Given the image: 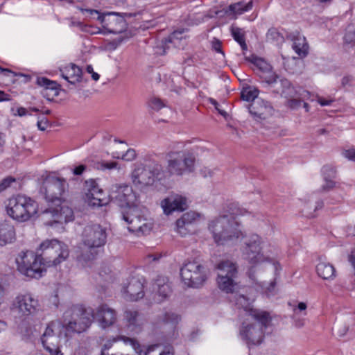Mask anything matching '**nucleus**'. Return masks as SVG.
Listing matches in <instances>:
<instances>
[{
  "label": "nucleus",
  "mask_w": 355,
  "mask_h": 355,
  "mask_svg": "<svg viewBox=\"0 0 355 355\" xmlns=\"http://www.w3.org/2000/svg\"><path fill=\"white\" fill-rule=\"evenodd\" d=\"M66 244L57 240H46L42 242L37 254L27 251L17 259L18 270L27 277L40 278L45 270V265L57 266L69 257Z\"/></svg>",
  "instance_id": "nucleus-1"
},
{
  "label": "nucleus",
  "mask_w": 355,
  "mask_h": 355,
  "mask_svg": "<svg viewBox=\"0 0 355 355\" xmlns=\"http://www.w3.org/2000/svg\"><path fill=\"white\" fill-rule=\"evenodd\" d=\"M68 187L64 178L55 176H47L43 181L40 193L44 195L49 207L42 211L44 214H50L52 220L46 221V225L53 226L55 223H67L74 218L73 210L67 206H62L63 194Z\"/></svg>",
  "instance_id": "nucleus-2"
},
{
  "label": "nucleus",
  "mask_w": 355,
  "mask_h": 355,
  "mask_svg": "<svg viewBox=\"0 0 355 355\" xmlns=\"http://www.w3.org/2000/svg\"><path fill=\"white\" fill-rule=\"evenodd\" d=\"M105 228L98 224L87 225L82 233V241L87 248L77 257V261L83 266H89L103 252L106 243Z\"/></svg>",
  "instance_id": "nucleus-3"
},
{
  "label": "nucleus",
  "mask_w": 355,
  "mask_h": 355,
  "mask_svg": "<svg viewBox=\"0 0 355 355\" xmlns=\"http://www.w3.org/2000/svg\"><path fill=\"white\" fill-rule=\"evenodd\" d=\"M166 166L163 168L165 179L182 177L196 170L197 155L193 149L171 150L165 155Z\"/></svg>",
  "instance_id": "nucleus-4"
},
{
  "label": "nucleus",
  "mask_w": 355,
  "mask_h": 355,
  "mask_svg": "<svg viewBox=\"0 0 355 355\" xmlns=\"http://www.w3.org/2000/svg\"><path fill=\"white\" fill-rule=\"evenodd\" d=\"M250 315L255 322H243L240 330L242 339L246 342L249 347L262 343L264 338L263 329H266L270 322V315L266 311L254 310L251 311Z\"/></svg>",
  "instance_id": "nucleus-5"
},
{
  "label": "nucleus",
  "mask_w": 355,
  "mask_h": 355,
  "mask_svg": "<svg viewBox=\"0 0 355 355\" xmlns=\"http://www.w3.org/2000/svg\"><path fill=\"white\" fill-rule=\"evenodd\" d=\"M239 224L232 217L224 214L211 220L209 230L213 234L215 242L223 245L226 242L239 239L242 233L238 230Z\"/></svg>",
  "instance_id": "nucleus-6"
},
{
  "label": "nucleus",
  "mask_w": 355,
  "mask_h": 355,
  "mask_svg": "<svg viewBox=\"0 0 355 355\" xmlns=\"http://www.w3.org/2000/svg\"><path fill=\"white\" fill-rule=\"evenodd\" d=\"M6 211L13 219L26 221L37 214V204L30 197L17 195L8 200Z\"/></svg>",
  "instance_id": "nucleus-7"
},
{
  "label": "nucleus",
  "mask_w": 355,
  "mask_h": 355,
  "mask_svg": "<svg viewBox=\"0 0 355 355\" xmlns=\"http://www.w3.org/2000/svg\"><path fill=\"white\" fill-rule=\"evenodd\" d=\"M64 317L66 329L68 331L80 334L91 325L94 320V313L92 309H85L77 305L67 310Z\"/></svg>",
  "instance_id": "nucleus-8"
},
{
  "label": "nucleus",
  "mask_w": 355,
  "mask_h": 355,
  "mask_svg": "<svg viewBox=\"0 0 355 355\" xmlns=\"http://www.w3.org/2000/svg\"><path fill=\"white\" fill-rule=\"evenodd\" d=\"M131 178L135 185L141 187L153 185L155 181L165 180L163 166L157 161H152L137 166L132 172Z\"/></svg>",
  "instance_id": "nucleus-9"
},
{
  "label": "nucleus",
  "mask_w": 355,
  "mask_h": 355,
  "mask_svg": "<svg viewBox=\"0 0 355 355\" xmlns=\"http://www.w3.org/2000/svg\"><path fill=\"white\" fill-rule=\"evenodd\" d=\"M216 268L218 270V288L226 293H236L240 285L236 281L238 270L236 264L229 260L222 261L217 265Z\"/></svg>",
  "instance_id": "nucleus-10"
},
{
  "label": "nucleus",
  "mask_w": 355,
  "mask_h": 355,
  "mask_svg": "<svg viewBox=\"0 0 355 355\" xmlns=\"http://www.w3.org/2000/svg\"><path fill=\"white\" fill-rule=\"evenodd\" d=\"M182 282L188 287L199 288L207 279L206 268L200 261L193 260L186 262L180 268Z\"/></svg>",
  "instance_id": "nucleus-11"
},
{
  "label": "nucleus",
  "mask_w": 355,
  "mask_h": 355,
  "mask_svg": "<svg viewBox=\"0 0 355 355\" xmlns=\"http://www.w3.org/2000/svg\"><path fill=\"white\" fill-rule=\"evenodd\" d=\"M112 202L114 203L123 210H131L138 205V196L133 191L132 187L123 184L113 185L109 193Z\"/></svg>",
  "instance_id": "nucleus-12"
},
{
  "label": "nucleus",
  "mask_w": 355,
  "mask_h": 355,
  "mask_svg": "<svg viewBox=\"0 0 355 355\" xmlns=\"http://www.w3.org/2000/svg\"><path fill=\"white\" fill-rule=\"evenodd\" d=\"M121 214L122 219L128 225L130 232L144 235L149 234L153 229V223L140 214L137 206L131 210H122Z\"/></svg>",
  "instance_id": "nucleus-13"
},
{
  "label": "nucleus",
  "mask_w": 355,
  "mask_h": 355,
  "mask_svg": "<svg viewBox=\"0 0 355 355\" xmlns=\"http://www.w3.org/2000/svg\"><path fill=\"white\" fill-rule=\"evenodd\" d=\"M12 310L24 317L34 315L40 310V304L37 297L30 293L19 294L14 299Z\"/></svg>",
  "instance_id": "nucleus-14"
},
{
  "label": "nucleus",
  "mask_w": 355,
  "mask_h": 355,
  "mask_svg": "<svg viewBox=\"0 0 355 355\" xmlns=\"http://www.w3.org/2000/svg\"><path fill=\"white\" fill-rule=\"evenodd\" d=\"M261 238L257 234L247 237L241 248L243 258L251 264H257L263 261L266 258L262 252Z\"/></svg>",
  "instance_id": "nucleus-15"
},
{
  "label": "nucleus",
  "mask_w": 355,
  "mask_h": 355,
  "mask_svg": "<svg viewBox=\"0 0 355 355\" xmlns=\"http://www.w3.org/2000/svg\"><path fill=\"white\" fill-rule=\"evenodd\" d=\"M245 60L252 63L256 69L254 70L257 74L262 79V82L267 84L270 87H275L277 83L279 76L272 71V66L264 59L252 55L245 56Z\"/></svg>",
  "instance_id": "nucleus-16"
},
{
  "label": "nucleus",
  "mask_w": 355,
  "mask_h": 355,
  "mask_svg": "<svg viewBox=\"0 0 355 355\" xmlns=\"http://www.w3.org/2000/svg\"><path fill=\"white\" fill-rule=\"evenodd\" d=\"M91 14L98 15L97 19L101 22L103 28L110 33L119 34L126 28L125 20L116 12L101 14L96 10H89Z\"/></svg>",
  "instance_id": "nucleus-17"
},
{
  "label": "nucleus",
  "mask_w": 355,
  "mask_h": 355,
  "mask_svg": "<svg viewBox=\"0 0 355 355\" xmlns=\"http://www.w3.org/2000/svg\"><path fill=\"white\" fill-rule=\"evenodd\" d=\"M144 279L137 277H132L128 279V282L124 284L122 288V293L125 299L130 301H137L144 296Z\"/></svg>",
  "instance_id": "nucleus-18"
},
{
  "label": "nucleus",
  "mask_w": 355,
  "mask_h": 355,
  "mask_svg": "<svg viewBox=\"0 0 355 355\" xmlns=\"http://www.w3.org/2000/svg\"><path fill=\"white\" fill-rule=\"evenodd\" d=\"M249 112L257 121L265 120L272 115L273 107L271 104L261 98H257L248 106Z\"/></svg>",
  "instance_id": "nucleus-19"
},
{
  "label": "nucleus",
  "mask_w": 355,
  "mask_h": 355,
  "mask_svg": "<svg viewBox=\"0 0 355 355\" xmlns=\"http://www.w3.org/2000/svg\"><path fill=\"white\" fill-rule=\"evenodd\" d=\"M161 207L166 215L173 211H183L187 209V200L185 197L179 195H171L161 202Z\"/></svg>",
  "instance_id": "nucleus-20"
},
{
  "label": "nucleus",
  "mask_w": 355,
  "mask_h": 355,
  "mask_svg": "<svg viewBox=\"0 0 355 355\" xmlns=\"http://www.w3.org/2000/svg\"><path fill=\"white\" fill-rule=\"evenodd\" d=\"M200 214L194 211L184 213L181 218L176 221V230L182 236L193 232L191 229L193 225L199 220Z\"/></svg>",
  "instance_id": "nucleus-21"
},
{
  "label": "nucleus",
  "mask_w": 355,
  "mask_h": 355,
  "mask_svg": "<svg viewBox=\"0 0 355 355\" xmlns=\"http://www.w3.org/2000/svg\"><path fill=\"white\" fill-rule=\"evenodd\" d=\"M124 320L127 331L132 335L141 331L144 322L138 311L133 309H126L124 312Z\"/></svg>",
  "instance_id": "nucleus-22"
},
{
  "label": "nucleus",
  "mask_w": 355,
  "mask_h": 355,
  "mask_svg": "<svg viewBox=\"0 0 355 355\" xmlns=\"http://www.w3.org/2000/svg\"><path fill=\"white\" fill-rule=\"evenodd\" d=\"M321 173L324 181V184L321 187L322 191L328 192L337 187V183L334 181L337 175L336 166L332 164L324 165L321 168Z\"/></svg>",
  "instance_id": "nucleus-23"
},
{
  "label": "nucleus",
  "mask_w": 355,
  "mask_h": 355,
  "mask_svg": "<svg viewBox=\"0 0 355 355\" xmlns=\"http://www.w3.org/2000/svg\"><path fill=\"white\" fill-rule=\"evenodd\" d=\"M96 315L103 328L112 325L116 320L115 311L107 304L101 305L97 309Z\"/></svg>",
  "instance_id": "nucleus-24"
},
{
  "label": "nucleus",
  "mask_w": 355,
  "mask_h": 355,
  "mask_svg": "<svg viewBox=\"0 0 355 355\" xmlns=\"http://www.w3.org/2000/svg\"><path fill=\"white\" fill-rule=\"evenodd\" d=\"M318 261L315 266V271L318 277L326 280L334 279L336 277L334 266L327 261L326 257H320Z\"/></svg>",
  "instance_id": "nucleus-25"
},
{
  "label": "nucleus",
  "mask_w": 355,
  "mask_h": 355,
  "mask_svg": "<svg viewBox=\"0 0 355 355\" xmlns=\"http://www.w3.org/2000/svg\"><path fill=\"white\" fill-rule=\"evenodd\" d=\"M60 75L62 78L66 80L69 83L75 85L80 83L82 80V69L75 64H70L60 69Z\"/></svg>",
  "instance_id": "nucleus-26"
},
{
  "label": "nucleus",
  "mask_w": 355,
  "mask_h": 355,
  "mask_svg": "<svg viewBox=\"0 0 355 355\" xmlns=\"http://www.w3.org/2000/svg\"><path fill=\"white\" fill-rule=\"evenodd\" d=\"M38 85L43 87L42 94L48 100L53 99L59 95L58 84L55 81L50 80L45 77L38 78L37 80Z\"/></svg>",
  "instance_id": "nucleus-27"
},
{
  "label": "nucleus",
  "mask_w": 355,
  "mask_h": 355,
  "mask_svg": "<svg viewBox=\"0 0 355 355\" xmlns=\"http://www.w3.org/2000/svg\"><path fill=\"white\" fill-rule=\"evenodd\" d=\"M153 289L157 291L162 299L166 298L171 292L168 278L163 276L157 277L153 284Z\"/></svg>",
  "instance_id": "nucleus-28"
},
{
  "label": "nucleus",
  "mask_w": 355,
  "mask_h": 355,
  "mask_svg": "<svg viewBox=\"0 0 355 355\" xmlns=\"http://www.w3.org/2000/svg\"><path fill=\"white\" fill-rule=\"evenodd\" d=\"M15 239L14 227L7 224L0 225V245L3 246L11 243Z\"/></svg>",
  "instance_id": "nucleus-29"
},
{
  "label": "nucleus",
  "mask_w": 355,
  "mask_h": 355,
  "mask_svg": "<svg viewBox=\"0 0 355 355\" xmlns=\"http://www.w3.org/2000/svg\"><path fill=\"white\" fill-rule=\"evenodd\" d=\"M253 7V1H250L245 4L243 1L232 3L228 6V10L234 15H242L245 12L250 10Z\"/></svg>",
  "instance_id": "nucleus-30"
},
{
  "label": "nucleus",
  "mask_w": 355,
  "mask_h": 355,
  "mask_svg": "<svg viewBox=\"0 0 355 355\" xmlns=\"http://www.w3.org/2000/svg\"><path fill=\"white\" fill-rule=\"evenodd\" d=\"M61 323L59 321H51L41 337L58 336L60 331Z\"/></svg>",
  "instance_id": "nucleus-31"
},
{
  "label": "nucleus",
  "mask_w": 355,
  "mask_h": 355,
  "mask_svg": "<svg viewBox=\"0 0 355 355\" xmlns=\"http://www.w3.org/2000/svg\"><path fill=\"white\" fill-rule=\"evenodd\" d=\"M259 94V90L255 87H252L250 86L244 87L241 93V98L245 101H252L254 102L257 99V97Z\"/></svg>",
  "instance_id": "nucleus-32"
},
{
  "label": "nucleus",
  "mask_w": 355,
  "mask_h": 355,
  "mask_svg": "<svg viewBox=\"0 0 355 355\" xmlns=\"http://www.w3.org/2000/svg\"><path fill=\"white\" fill-rule=\"evenodd\" d=\"M280 84L281 88H276L275 92L282 96H287L293 93V88L290 81L286 78H280L277 83Z\"/></svg>",
  "instance_id": "nucleus-33"
},
{
  "label": "nucleus",
  "mask_w": 355,
  "mask_h": 355,
  "mask_svg": "<svg viewBox=\"0 0 355 355\" xmlns=\"http://www.w3.org/2000/svg\"><path fill=\"white\" fill-rule=\"evenodd\" d=\"M103 189L99 187V185L96 180L90 179L85 182V195L87 199L94 196L95 193L101 191Z\"/></svg>",
  "instance_id": "nucleus-34"
},
{
  "label": "nucleus",
  "mask_w": 355,
  "mask_h": 355,
  "mask_svg": "<svg viewBox=\"0 0 355 355\" xmlns=\"http://www.w3.org/2000/svg\"><path fill=\"white\" fill-rule=\"evenodd\" d=\"M104 193L102 190L95 193L94 196L88 198V204L92 207H101L107 204L106 198L103 197Z\"/></svg>",
  "instance_id": "nucleus-35"
},
{
  "label": "nucleus",
  "mask_w": 355,
  "mask_h": 355,
  "mask_svg": "<svg viewBox=\"0 0 355 355\" xmlns=\"http://www.w3.org/2000/svg\"><path fill=\"white\" fill-rule=\"evenodd\" d=\"M226 212L230 215L228 217H232L235 220L234 216L244 215L247 211L239 206L236 202H230L227 205Z\"/></svg>",
  "instance_id": "nucleus-36"
},
{
  "label": "nucleus",
  "mask_w": 355,
  "mask_h": 355,
  "mask_svg": "<svg viewBox=\"0 0 355 355\" xmlns=\"http://www.w3.org/2000/svg\"><path fill=\"white\" fill-rule=\"evenodd\" d=\"M19 186V182L12 176H7L0 182V193L8 188H17Z\"/></svg>",
  "instance_id": "nucleus-37"
},
{
  "label": "nucleus",
  "mask_w": 355,
  "mask_h": 355,
  "mask_svg": "<svg viewBox=\"0 0 355 355\" xmlns=\"http://www.w3.org/2000/svg\"><path fill=\"white\" fill-rule=\"evenodd\" d=\"M288 305L293 311L294 316L301 315L303 313L305 314L307 308L306 303L297 302V301L288 302Z\"/></svg>",
  "instance_id": "nucleus-38"
},
{
  "label": "nucleus",
  "mask_w": 355,
  "mask_h": 355,
  "mask_svg": "<svg viewBox=\"0 0 355 355\" xmlns=\"http://www.w3.org/2000/svg\"><path fill=\"white\" fill-rule=\"evenodd\" d=\"M43 347L50 355H63L60 349V342H55L51 345H43Z\"/></svg>",
  "instance_id": "nucleus-39"
},
{
  "label": "nucleus",
  "mask_w": 355,
  "mask_h": 355,
  "mask_svg": "<svg viewBox=\"0 0 355 355\" xmlns=\"http://www.w3.org/2000/svg\"><path fill=\"white\" fill-rule=\"evenodd\" d=\"M283 37L281 35L279 32L276 28L272 27L268 29L266 33V39L268 41H279L280 39H282Z\"/></svg>",
  "instance_id": "nucleus-40"
},
{
  "label": "nucleus",
  "mask_w": 355,
  "mask_h": 355,
  "mask_svg": "<svg viewBox=\"0 0 355 355\" xmlns=\"http://www.w3.org/2000/svg\"><path fill=\"white\" fill-rule=\"evenodd\" d=\"M148 105L150 107L155 111H159L162 107H165L164 102L157 97H153L149 100Z\"/></svg>",
  "instance_id": "nucleus-41"
},
{
  "label": "nucleus",
  "mask_w": 355,
  "mask_h": 355,
  "mask_svg": "<svg viewBox=\"0 0 355 355\" xmlns=\"http://www.w3.org/2000/svg\"><path fill=\"white\" fill-rule=\"evenodd\" d=\"M232 35L235 41H236L239 44L244 40L245 39V34L242 31V29L238 27L236 28H232L231 30Z\"/></svg>",
  "instance_id": "nucleus-42"
},
{
  "label": "nucleus",
  "mask_w": 355,
  "mask_h": 355,
  "mask_svg": "<svg viewBox=\"0 0 355 355\" xmlns=\"http://www.w3.org/2000/svg\"><path fill=\"white\" fill-rule=\"evenodd\" d=\"M288 106L292 109H296L297 107H300L301 106H303L306 108V110L308 111V103L304 102L302 100L300 99H291L288 101Z\"/></svg>",
  "instance_id": "nucleus-43"
},
{
  "label": "nucleus",
  "mask_w": 355,
  "mask_h": 355,
  "mask_svg": "<svg viewBox=\"0 0 355 355\" xmlns=\"http://www.w3.org/2000/svg\"><path fill=\"white\" fill-rule=\"evenodd\" d=\"M180 316L174 313L166 312L164 316V321L166 323L176 324L180 320Z\"/></svg>",
  "instance_id": "nucleus-44"
},
{
  "label": "nucleus",
  "mask_w": 355,
  "mask_h": 355,
  "mask_svg": "<svg viewBox=\"0 0 355 355\" xmlns=\"http://www.w3.org/2000/svg\"><path fill=\"white\" fill-rule=\"evenodd\" d=\"M345 42L351 45L355 44V29H347L344 36Z\"/></svg>",
  "instance_id": "nucleus-45"
},
{
  "label": "nucleus",
  "mask_w": 355,
  "mask_h": 355,
  "mask_svg": "<svg viewBox=\"0 0 355 355\" xmlns=\"http://www.w3.org/2000/svg\"><path fill=\"white\" fill-rule=\"evenodd\" d=\"M211 49L216 53H220L223 57H225V53L222 49V42L220 40L214 37L211 41Z\"/></svg>",
  "instance_id": "nucleus-46"
},
{
  "label": "nucleus",
  "mask_w": 355,
  "mask_h": 355,
  "mask_svg": "<svg viewBox=\"0 0 355 355\" xmlns=\"http://www.w3.org/2000/svg\"><path fill=\"white\" fill-rule=\"evenodd\" d=\"M114 157L118 159L121 158L122 159L125 161H132L135 159L136 157V152L134 149L130 148L125 152V153L123 154L121 157L119 155Z\"/></svg>",
  "instance_id": "nucleus-47"
},
{
  "label": "nucleus",
  "mask_w": 355,
  "mask_h": 355,
  "mask_svg": "<svg viewBox=\"0 0 355 355\" xmlns=\"http://www.w3.org/2000/svg\"><path fill=\"white\" fill-rule=\"evenodd\" d=\"M235 304L239 308L246 309L249 304L248 299L244 295H240L236 298Z\"/></svg>",
  "instance_id": "nucleus-48"
},
{
  "label": "nucleus",
  "mask_w": 355,
  "mask_h": 355,
  "mask_svg": "<svg viewBox=\"0 0 355 355\" xmlns=\"http://www.w3.org/2000/svg\"><path fill=\"white\" fill-rule=\"evenodd\" d=\"M42 345H51L53 343L60 342V336L41 337Z\"/></svg>",
  "instance_id": "nucleus-49"
},
{
  "label": "nucleus",
  "mask_w": 355,
  "mask_h": 355,
  "mask_svg": "<svg viewBox=\"0 0 355 355\" xmlns=\"http://www.w3.org/2000/svg\"><path fill=\"white\" fill-rule=\"evenodd\" d=\"M184 31H175L173 32L168 37L170 42H175L176 40H182L183 38L182 34Z\"/></svg>",
  "instance_id": "nucleus-50"
},
{
  "label": "nucleus",
  "mask_w": 355,
  "mask_h": 355,
  "mask_svg": "<svg viewBox=\"0 0 355 355\" xmlns=\"http://www.w3.org/2000/svg\"><path fill=\"white\" fill-rule=\"evenodd\" d=\"M343 155L349 159V161L355 162V149L350 148L347 150H345L343 152Z\"/></svg>",
  "instance_id": "nucleus-51"
},
{
  "label": "nucleus",
  "mask_w": 355,
  "mask_h": 355,
  "mask_svg": "<svg viewBox=\"0 0 355 355\" xmlns=\"http://www.w3.org/2000/svg\"><path fill=\"white\" fill-rule=\"evenodd\" d=\"M315 98L316 101L321 106L329 105L334 101L332 98L325 99L318 94H316Z\"/></svg>",
  "instance_id": "nucleus-52"
},
{
  "label": "nucleus",
  "mask_w": 355,
  "mask_h": 355,
  "mask_svg": "<svg viewBox=\"0 0 355 355\" xmlns=\"http://www.w3.org/2000/svg\"><path fill=\"white\" fill-rule=\"evenodd\" d=\"M121 339L123 340L126 344H130L135 349H137L139 347V344L137 340L135 338H130L125 336H121Z\"/></svg>",
  "instance_id": "nucleus-53"
},
{
  "label": "nucleus",
  "mask_w": 355,
  "mask_h": 355,
  "mask_svg": "<svg viewBox=\"0 0 355 355\" xmlns=\"http://www.w3.org/2000/svg\"><path fill=\"white\" fill-rule=\"evenodd\" d=\"M300 44H297L296 41H295L293 44V49L297 53L299 56H304L306 55V52L302 48L300 47Z\"/></svg>",
  "instance_id": "nucleus-54"
},
{
  "label": "nucleus",
  "mask_w": 355,
  "mask_h": 355,
  "mask_svg": "<svg viewBox=\"0 0 355 355\" xmlns=\"http://www.w3.org/2000/svg\"><path fill=\"white\" fill-rule=\"evenodd\" d=\"M37 125L40 130L44 131L47 128L49 125V121L46 118L42 117V119L38 120Z\"/></svg>",
  "instance_id": "nucleus-55"
},
{
  "label": "nucleus",
  "mask_w": 355,
  "mask_h": 355,
  "mask_svg": "<svg viewBox=\"0 0 355 355\" xmlns=\"http://www.w3.org/2000/svg\"><path fill=\"white\" fill-rule=\"evenodd\" d=\"M87 169V166L84 164H80L78 166H76L73 170V173L75 175H80L84 171Z\"/></svg>",
  "instance_id": "nucleus-56"
},
{
  "label": "nucleus",
  "mask_w": 355,
  "mask_h": 355,
  "mask_svg": "<svg viewBox=\"0 0 355 355\" xmlns=\"http://www.w3.org/2000/svg\"><path fill=\"white\" fill-rule=\"evenodd\" d=\"M117 166V162H104L101 164V168L103 169H113L116 168Z\"/></svg>",
  "instance_id": "nucleus-57"
},
{
  "label": "nucleus",
  "mask_w": 355,
  "mask_h": 355,
  "mask_svg": "<svg viewBox=\"0 0 355 355\" xmlns=\"http://www.w3.org/2000/svg\"><path fill=\"white\" fill-rule=\"evenodd\" d=\"M145 355H161V354L157 350V346H151L148 348Z\"/></svg>",
  "instance_id": "nucleus-58"
},
{
  "label": "nucleus",
  "mask_w": 355,
  "mask_h": 355,
  "mask_svg": "<svg viewBox=\"0 0 355 355\" xmlns=\"http://www.w3.org/2000/svg\"><path fill=\"white\" fill-rule=\"evenodd\" d=\"M209 102L211 103V104H212L216 110L223 116H225L226 114V112L225 111H223L221 110L219 107H220V105L219 103L214 98H210L209 99Z\"/></svg>",
  "instance_id": "nucleus-59"
},
{
  "label": "nucleus",
  "mask_w": 355,
  "mask_h": 355,
  "mask_svg": "<svg viewBox=\"0 0 355 355\" xmlns=\"http://www.w3.org/2000/svg\"><path fill=\"white\" fill-rule=\"evenodd\" d=\"M315 1L318 3L319 6H321L322 8L327 7L329 6L333 0H315Z\"/></svg>",
  "instance_id": "nucleus-60"
},
{
  "label": "nucleus",
  "mask_w": 355,
  "mask_h": 355,
  "mask_svg": "<svg viewBox=\"0 0 355 355\" xmlns=\"http://www.w3.org/2000/svg\"><path fill=\"white\" fill-rule=\"evenodd\" d=\"M11 100L10 95L0 91V101H9Z\"/></svg>",
  "instance_id": "nucleus-61"
},
{
  "label": "nucleus",
  "mask_w": 355,
  "mask_h": 355,
  "mask_svg": "<svg viewBox=\"0 0 355 355\" xmlns=\"http://www.w3.org/2000/svg\"><path fill=\"white\" fill-rule=\"evenodd\" d=\"M353 81V77L352 76H347L343 78L342 85L346 86L349 85Z\"/></svg>",
  "instance_id": "nucleus-62"
},
{
  "label": "nucleus",
  "mask_w": 355,
  "mask_h": 355,
  "mask_svg": "<svg viewBox=\"0 0 355 355\" xmlns=\"http://www.w3.org/2000/svg\"><path fill=\"white\" fill-rule=\"evenodd\" d=\"M28 113V111L27 110V109H26L23 107H19L17 110V114L19 116H24L26 115Z\"/></svg>",
  "instance_id": "nucleus-63"
},
{
  "label": "nucleus",
  "mask_w": 355,
  "mask_h": 355,
  "mask_svg": "<svg viewBox=\"0 0 355 355\" xmlns=\"http://www.w3.org/2000/svg\"><path fill=\"white\" fill-rule=\"evenodd\" d=\"M324 207V202L323 200H318L315 202V209H314V212H316L317 211L322 209Z\"/></svg>",
  "instance_id": "nucleus-64"
}]
</instances>
